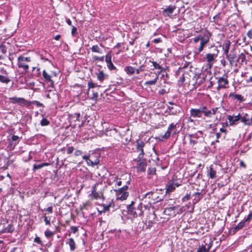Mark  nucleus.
<instances>
[{
	"mask_svg": "<svg viewBox=\"0 0 252 252\" xmlns=\"http://www.w3.org/2000/svg\"><path fill=\"white\" fill-rule=\"evenodd\" d=\"M211 36L212 34L211 32L208 30H205L192 39L193 43L195 44L197 43L199 41H200L198 48L196 49V53L199 54L203 50L205 46L209 43Z\"/></svg>",
	"mask_w": 252,
	"mask_h": 252,
	"instance_id": "1",
	"label": "nucleus"
},
{
	"mask_svg": "<svg viewBox=\"0 0 252 252\" xmlns=\"http://www.w3.org/2000/svg\"><path fill=\"white\" fill-rule=\"evenodd\" d=\"M195 74L190 69L188 68L180 67L176 72V77L178 79V82L182 85L185 82L189 83L191 77Z\"/></svg>",
	"mask_w": 252,
	"mask_h": 252,
	"instance_id": "2",
	"label": "nucleus"
},
{
	"mask_svg": "<svg viewBox=\"0 0 252 252\" xmlns=\"http://www.w3.org/2000/svg\"><path fill=\"white\" fill-rule=\"evenodd\" d=\"M88 166L94 167L99 163L100 154L95 152H93L91 154L84 155L82 157Z\"/></svg>",
	"mask_w": 252,
	"mask_h": 252,
	"instance_id": "3",
	"label": "nucleus"
},
{
	"mask_svg": "<svg viewBox=\"0 0 252 252\" xmlns=\"http://www.w3.org/2000/svg\"><path fill=\"white\" fill-rule=\"evenodd\" d=\"M134 203L135 202L132 201L131 203L127 206L128 214L134 218L138 216H140L143 214L141 205H139L138 206L135 207L134 206Z\"/></svg>",
	"mask_w": 252,
	"mask_h": 252,
	"instance_id": "4",
	"label": "nucleus"
},
{
	"mask_svg": "<svg viewBox=\"0 0 252 252\" xmlns=\"http://www.w3.org/2000/svg\"><path fill=\"white\" fill-rule=\"evenodd\" d=\"M133 161L136 162V165L133 167L136 169L137 172H145L147 166L146 159L137 157L136 159H134Z\"/></svg>",
	"mask_w": 252,
	"mask_h": 252,
	"instance_id": "5",
	"label": "nucleus"
},
{
	"mask_svg": "<svg viewBox=\"0 0 252 252\" xmlns=\"http://www.w3.org/2000/svg\"><path fill=\"white\" fill-rule=\"evenodd\" d=\"M128 186H125L119 189H115L117 200H125L128 196V192L127 191Z\"/></svg>",
	"mask_w": 252,
	"mask_h": 252,
	"instance_id": "6",
	"label": "nucleus"
},
{
	"mask_svg": "<svg viewBox=\"0 0 252 252\" xmlns=\"http://www.w3.org/2000/svg\"><path fill=\"white\" fill-rule=\"evenodd\" d=\"M217 83L218 84V86L217 87L218 90H219L220 89L227 88V85L229 84L227 74L225 73L222 76L219 77Z\"/></svg>",
	"mask_w": 252,
	"mask_h": 252,
	"instance_id": "7",
	"label": "nucleus"
},
{
	"mask_svg": "<svg viewBox=\"0 0 252 252\" xmlns=\"http://www.w3.org/2000/svg\"><path fill=\"white\" fill-rule=\"evenodd\" d=\"M146 143L141 140H138L136 142V149L137 152H139L138 157L143 158L145 153L144 152V148Z\"/></svg>",
	"mask_w": 252,
	"mask_h": 252,
	"instance_id": "8",
	"label": "nucleus"
},
{
	"mask_svg": "<svg viewBox=\"0 0 252 252\" xmlns=\"http://www.w3.org/2000/svg\"><path fill=\"white\" fill-rule=\"evenodd\" d=\"M216 53L213 54L208 53L206 55L205 59L208 63V65L211 67L213 64L215 63L216 59L218 57L219 53V50L216 48Z\"/></svg>",
	"mask_w": 252,
	"mask_h": 252,
	"instance_id": "9",
	"label": "nucleus"
},
{
	"mask_svg": "<svg viewBox=\"0 0 252 252\" xmlns=\"http://www.w3.org/2000/svg\"><path fill=\"white\" fill-rule=\"evenodd\" d=\"M189 136L190 138L189 144L192 146H194L195 144L197 143V139L203 136V132L202 131L199 130L196 133L191 134H189Z\"/></svg>",
	"mask_w": 252,
	"mask_h": 252,
	"instance_id": "10",
	"label": "nucleus"
},
{
	"mask_svg": "<svg viewBox=\"0 0 252 252\" xmlns=\"http://www.w3.org/2000/svg\"><path fill=\"white\" fill-rule=\"evenodd\" d=\"M241 121L245 125L252 126V114L243 113L242 115H241Z\"/></svg>",
	"mask_w": 252,
	"mask_h": 252,
	"instance_id": "11",
	"label": "nucleus"
},
{
	"mask_svg": "<svg viewBox=\"0 0 252 252\" xmlns=\"http://www.w3.org/2000/svg\"><path fill=\"white\" fill-rule=\"evenodd\" d=\"M177 124H174L173 123L171 124L168 127V129L164 134H160L158 136L159 140H163V139H167L171 135V131L176 127Z\"/></svg>",
	"mask_w": 252,
	"mask_h": 252,
	"instance_id": "12",
	"label": "nucleus"
},
{
	"mask_svg": "<svg viewBox=\"0 0 252 252\" xmlns=\"http://www.w3.org/2000/svg\"><path fill=\"white\" fill-rule=\"evenodd\" d=\"M203 113V106L199 108H191L190 110V116L193 118H201Z\"/></svg>",
	"mask_w": 252,
	"mask_h": 252,
	"instance_id": "13",
	"label": "nucleus"
},
{
	"mask_svg": "<svg viewBox=\"0 0 252 252\" xmlns=\"http://www.w3.org/2000/svg\"><path fill=\"white\" fill-rule=\"evenodd\" d=\"M169 103L171 105V106H168L169 114L175 115L180 112L181 109L179 105L171 102H169Z\"/></svg>",
	"mask_w": 252,
	"mask_h": 252,
	"instance_id": "14",
	"label": "nucleus"
},
{
	"mask_svg": "<svg viewBox=\"0 0 252 252\" xmlns=\"http://www.w3.org/2000/svg\"><path fill=\"white\" fill-rule=\"evenodd\" d=\"M227 119L228 120L229 125L233 126L237 124L238 122L241 120V115L239 114L238 115H228Z\"/></svg>",
	"mask_w": 252,
	"mask_h": 252,
	"instance_id": "15",
	"label": "nucleus"
},
{
	"mask_svg": "<svg viewBox=\"0 0 252 252\" xmlns=\"http://www.w3.org/2000/svg\"><path fill=\"white\" fill-rule=\"evenodd\" d=\"M176 8L175 5H169L167 8H164L162 10V14L164 16H170Z\"/></svg>",
	"mask_w": 252,
	"mask_h": 252,
	"instance_id": "16",
	"label": "nucleus"
},
{
	"mask_svg": "<svg viewBox=\"0 0 252 252\" xmlns=\"http://www.w3.org/2000/svg\"><path fill=\"white\" fill-rule=\"evenodd\" d=\"M9 100L10 102L12 103H18L20 105L23 104L27 105L28 101L24 98L13 97L9 98Z\"/></svg>",
	"mask_w": 252,
	"mask_h": 252,
	"instance_id": "17",
	"label": "nucleus"
},
{
	"mask_svg": "<svg viewBox=\"0 0 252 252\" xmlns=\"http://www.w3.org/2000/svg\"><path fill=\"white\" fill-rule=\"evenodd\" d=\"M229 97L231 98L233 100H237L239 101L240 102H243L245 101V99L244 96H243L241 94H236L233 93H230L229 94Z\"/></svg>",
	"mask_w": 252,
	"mask_h": 252,
	"instance_id": "18",
	"label": "nucleus"
},
{
	"mask_svg": "<svg viewBox=\"0 0 252 252\" xmlns=\"http://www.w3.org/2000/svg\"><path fill=\"white\" fill-rule=\"evenodd\" d=\"M177 208L176 206H170L167 207L164 210V213L168 216L175 215L174 211Z\"/></svg>",
	"mask_w": 252,
	"mask_h": 252,
	"instance_id": "19",
	"label": "nucleus"
},
{
	"mask_svg": "<svg viewBox=\"0 0 252 252\" xmlns=\"http://www.w3.org/2000/svg\"><path fill=\"white\" fill-rule=\"evenodd\" d=\"M226 59L229 61L230 64L233 65L234 63L235 60L236 59V55L234 53L230 52L225 55Z\"/></svg>",
	"mask_w": 252,
	"mask_h": 252,
	"instance_id": "20",
	"label": "nucleus"
},
{
	"mask_svg": "<svg viewBox=\"0 0 252 252\" xmlns=\"http://www.w3.org/2000/svg\"><path fill=\"white\" fill-rule=\"evenodd\" d=\"M207 175L211 179H214L217 177L216 171L213 169L212 165H210L209 167V169L207 172Z\"/></svg>",
	"mask_w": 252,
	"mask_h": 252,
	"instance_id": "21",
	"label": "nucleus"
},
{
	"mask_svg": "<svg viewBox=\"0 0 252 252\" xmlns=\"http://www.w3.org/2000/svg\"><path fill=\"white\" fill-rule=\"evenodd\" d=\"M42 76L45 81L50 82L52 85L54 84V81L51 79V75H49L45 70L43 71Z\"/></svg>",
	"mask_w": 252,
	"mask_h": 252,
	"instance_id": "22",
	"label": "nucleus"
},
{
	"mask_svg": "<svg viewBox=\"0 0 252 252\" xmlns=\"http://www.w3.org/2000/svg\"><path fill=\"white\" fill-rule=\"evenodd\" d=\"M230 44L231 43L229 40H227L225 41L222 47V49L225 55H226L229 53Z\"/></svg>",
	"mask_w": 252,
	"mask_h": 252,
	"instance_id": "23",
	"label": "nucleus"
},
{
	"mask_svg": "<svg viewBox=\"0 0 252 252\" xmlns=\"http://www.w3.org/2000/svg\"><path fill=\"white\" fill-rule=\"evenodd\" d=\"M66 244L69 245L71 251H74L76 249V244L73 238H69Z\"/></svg>",
	"mask_w": 252,
	"mask_h": 252,
	"instance_id": "24",
	"label": "nucleus"
},
{
	"mask_svg": "<svg viewBox=\"0 0 252 252\" xmlns=\"http://www.w3.org/2000/svg\"><path fill=\"white\" fill-rule=\"evenodd\" d=\"M153 76L154 77L153 80L145 82L144 83L145 86L154 85L157 83L158 79V75L155 74V75H153Z\"/></svg>",
	"mask_w": 252,
	"mask_h": 252,
	"instance_id": "25",
	"label": "nucleus"
},
{
	"mask_svg": "<svg viewBox=\"0 0 252 252\" xmlns=\"http://www.w3.org/2000/svg\"><path fill=\"white\" fill-rule=\"evenodd\" d=\"M14 230V227L12 224H9L7 227H4L1 231L2 233H12Z\"/></svg>",
	"mask_w": 252,
	"mask_h": 252,
	"instance_id": "26",
	"label": "nucleus"
},
{
	"mask_svg": "<svg viewBox=\"0 0 252 252\" xmlns=\"http://www.w3.org/2000/svg\"><path fill=\"white\" fill-rule=\"evenodd\" d=\"M203 113L206 117L210 118L212 117L213 114L212 113V111L208 110L206 106H203Z\"/></svg>",
	"mask_w": 252,
	"mask_h": 252,
	"instance_id": "27",
	"label": "nucleus"
},
{
	"mask_svg": "<svg viewBox=\"0 0 252 252\" xmlns=\"http://www.w3.org/2000/svg\"><path fill=\"white\" fill-rule=\"evenodd\" d=\"M92 52L97 53L100 54L103 53L102 49L99 47L98 45H94L92 46L91 48Z\"/></svg>",
	"mask_w": 252,
	"mask_h": 252,
	"instance_id": "28",
	"label": "nucleus"
},
{
	"mask_svg": "<svg viewBox=\"0 0 252 252\" xmlns=\"http://www.w3.org/2000/svg\"><path fill=\"white\" fill-rule=\"evenodd\" d=\"M18 66L19 68H23L27 72L29 69V65L21 61L18 60Z\"/></svg>",
	"mask_w": 252,
	"mask_h": 252,
	"instance_id": "29",
	"label": "nucleus"
},
{
	"mask_svg": "<svg viewBox=\"0 0 252 252\" xmlns=\"http://www.w3.org/2000/svg\"><path fill=\"white\" fill-rule=\"evenodd\" d=\"M125 71L127 73V74L131 75L134 74L135 72V68L131 66H127L125 69Z\"/></svg>",
	"mask_w": 252,
	"mask_h": 252,
	"instance_id": "30",
	"label": "nucleus"
},
{
	"mask_svg": "<svg viewBox=\"0 0 252 252\" xmlns=\"http://www.w3.org/2000/svg\"><path fill=\"white\" fill-rule=\"evenodd\" d=\"M102 207H103V211L104 212H108L110 210V208L112 207H114V205L113 203V200H111V202H110L108 204H103L102 205Z\"/></svg>",
	"mask_w": 252,
	"mask_h": 252,
	"instance_id": "31",
	"label": "nucleus"
},
{
	"mask_svg": "<svg viewBox=\"0 0 252 252\" xmlns=\"http://www.w3.org/2000/svg\"><path fill=\"white\" fill-rule=\"evenodd\" d=\"M10 82V79L7 76H4L0 74V82L1 83L8 84Z\"/></svg>",
	"mask_w": 252,
	"mask_h": 252,
	"instance_id": "32",
	"label": "nucleus"
},
{
	"mask_svg": "<svg viewBox=\"0 0 252 252\" xmlns=\"http://www.w3.org/2000/svg\"><path fill=\"white\" fill-rule=\"evenodd\" d=\"M192 196H194V200L195 202H194V204L196 203L200 200L202 197L201 192H196L192 194Z\"/></svg>",
	"mask_w": 252,
	"mask_h": 252,
	"instance_id": "33",
	"label": "nucleus"
},
{
	"mask_svg": "<svg viewBox=\"0 0 252 252\" xmlns=\"http://www.w3.org/2000/svg\"><path fill=\"white\" fill-rule=\"evenodd\" d=\"M49 164L47 162L42 163L39 164H34L33 166V171H35L36 170L39 169L44 166H47Z\"/></svg>",
	"mask_w": 252,
	"mask_h": 252,
	"instance_id": "34",
	"label": "nucleus"
},
{
	"mask_svg": "<svg viewBox=\"0 0 252 252\" xmlns=\"http://www.w3.org/2000/svg\"><path fill=\"white\" fill-rule=\"evenodd\" d=\"M176 188V187L174 186L172 183L170 182L166 186V192H171L175 189Z\"/></svg>",
	"mask_w": 252,
	"mask_h": 252,
	"instance_id": "35",
	"label": "nucleus"
},
{
	"mask_svg": "<svg viewBox=\"0 0 252 252\" xmlns=\"http://www.w3.org/2000/svg\"><path fill=\"white\" fill-rule=\"evenodd\" d=\"M112 57V52L111 51H110L107 53V54L105 56V62L107 63L112 62V61H111Z\"/></svg>",
	"mask_w": 252,
	"mask_h": 252,
	"instance_id": "36",
	"label": "nucleus"
},
{
	"mask_svg": "<svg viewBox=\"0 0 252 252\" xmlns=\"http://www.w3.org/2000/svg\"><path fill=\"white\" fill-rule=\"evenodd\" d=\"M149 62L152 63L153 65L154 66V69H159L161 70L160 72H158V75L162 71L163 68L159 64H158L157 62H156L155 61H150Z\"/></svg>",
	"mask_w": 252,
	"mask_h": 252,
	"instance_id": "37",
	"label": "nucleus"
},
{
	"mask_svg": "<svg viewBox=\"0 0 252 252\" xmlns=\"http://www.w3.org/2000/svg\"><path fill=\"white\" fill-rule=\"evenodd\" d=\"M92 194L94 196V197L95 199L99 198V194L96 192L95 189V185L93 187L92 190Z\"/></svg>",
	"mask_w": 252,
	"mask_h": 252,
	"instance_id": "38",
	"label": "nucleus"
},
{
	"mask_svg": "<svg viewBox=\"0 0 252 252\" xmlns=\"http://www.w3.org/2000/svg\"><path fill=\"white\" fill-rule=\"evenodd\" d=\"M105 76V75L103 72L102 71H100L97 74V78L100 82H102L104 80Z\"/></svg>",
	"mask_w": 252,
	"mask_h": 252,
	"instance_id": "39",
	"label": "nucleus"
},
{
	"mask_svg": "<svg viewBox=\"0 0 252 252\" xmlns=\"http://www.w3.org/2000/svg\"><path fill=\"white\" fill-rule=\"evenodd\" d=\"M171 183H172V184L176 187H178L181 185L182 181L180 180L173 179Z\"/></svg>",
	"mask_w": 252,
	"mask_h": 252,
	"instance_id": "40",
	"label": "nucleus"
},
{
	"mask_svg": "<svg viewBox=\"0 0 252 252\" xmlns=\"http://www.w3.org/2000/svg\"><path fill=\"white\" fill-rule=\"evenodd\" d=\"M246 222L245 220L240 222L234 228L235 230L237 231L243 228Z\"/></svg>",
	"mask_w": 252,
	"mask_h": 252,
	"instance_id": "41",
	"label": "nucleus"
},
{
	"mask_svg": "<svg viewBox=\"0 0 252 252\" xmlns=\"http://www.w3.org/2000/svg\"><path fill=\"white\" fill-rule=\"evenodd\" d=\"M32 104H35L37 106L40 107L43 106V104L38 101H28L27 102V105L30 106Z\"/></svg>",
	"mask_w": 252,
	"mask_h": 252,
	"instance_id": "42",
	"label": "nucleus"
},
{
	"mask_svg": "<svg viewBox=\"0 0 252 252\" xmlns=\"http://www.w3.org/2000/svg\"><path fill=\"white\" fill-rule=\"evenodd\" d=\"M18 60L21 61L23 62H24L25 61L27 62H31V58L30 57H25L24 56H20L18 58Z\"/></svg>",
	"mask_w": 252,
	"mask_h": 252,
	"instance_id": "43",
	"label": "nucleus"
},
{
	"mask_svg": "<svg viewBox=\"0 0 252 252\" xmlns=\"http://www.w3.org/2000/svg\"><path fill=\"white\" fill-rule=\"evenodd\" d=\"M49 124L50 122L46 118H43L40 122V125L42 126H46L49 125Z\"/></svg>",
	"mask_w": 252,
	"mask_h": 252,
	"instance_id": "44",
	"label": "nucleus"
},
{
	"mask_svg": "<svg viewBox=\"0 0 252 252\" xmlns=\"http://www.w3.org/2000/svg\"><path fill=\"white\" fill-rule=\"evenodd\" d=\"M107 66L108 68L110 70H115L116 69V66L113 64V63L112 62L107 63Z\"/></svg>",
	"mask_w": 252,
	"mask_h": 252,
	"instance_id": "45",
	"label": "nucleus"
},
{
	"mask_svg": "<svg viewBox=\"0 0 252 252\" xmlns=\"http://www.w3.org/2000/svg\"><path fill=\"white\" fill-rule=\"evenodd\" d=\"M44 234L47 238H50L54 235V232L49 230H46L44 232Z\"/></svg>",
	"mask_w": 252,
	"mask_h": 252,
	"instance_id": "46",
	"label": "nucleus"
},
{
	"mask_svg": "<svg viewBox=\"0 0 252 252\" xmlns=\"http://www.w3.org/2000/svg\"><path fill=\"white\" fill-rule=\"evenodd\" d=\"M156 169L155 167H150L148 169V174L149 175H153L156 173Z\"/></svg>",
	"mask_w": 252,
	"mask_h": 252,
	"instance_id": "47",
	"label": "nucleus"
},
{
	"mask_svg": "<svg viewBox=\"0 0 252 252\" xmlns=\"http://www.w3.org/2000/svg\"><path fill=\"white\" fill-rule=\"evenodd\" d=\"M197 252H208V250H207L205 245H202L197 250Z\"/></svg>",
	"mask_w": 252,
	"mask_h": 252,
	"instance_id": "48",
	"label": "nucleus"
},
{
	"mask_svg": "<svg viewBox=\"0 0 252 252\" xmlns=\"http://www.w3.org/2000/svg\"><path fill=\"white\" fill-rule=\"evenodd\" d=\"M238 59L241 60V63H244L246 61V56L244 53H241L238 56Z\"/></svg>",
	"mask_w": 252,
	"mask_h": 252,
	"instance_id": "49",
	"label": "nucleus"
},
{
	"mask_svg": "<svg viewBox=\"0 0 252 252\" xmlns=\"http://www.w3.org/2000/svg\"><path fill=\"white\" fill-rule=\"evenodd\" d=\"M154 193V192L153 191L148 192L144 195L143 198H148L149 199L152 198Z\"/></svg>",
	"mask_w": 252,
	"mask_h": 252,
	"instance_id": "50",
	"label": "nucleus"
},
{
	"mask_svg": "<svg viewBox=\"0 0 252 252\" xmlns=\"http://www.w3.org/2000/svg\"><path fill=\"white\" fill-rule=\"evenodd\" d=\"M19 137L17 135H13L11 137L12 140L13 141H15V145H16L19 142Z\"/></svg>",
	"mask_w": 252,
	"mask_h": 252,
	"instance_id": "51",
	"label": "nucleus"
},
{
	"mask_svg": "<svg viewBox=\"0 0 252 252\" xmlns=\"http://www.w3.org/2000/svg\"><path fill=\"white\" fill-rule=\"evenodd\" d=\"M34 242L35 243H36L38 244H40V245H42V242L41 241V240H40V238L38 237V236H36L34 239Z\"/></svg>",
	"mask_w": 252,
	"mask_h": 252,
	"instance_id": "52",
	"label": "nucleus"
},
{
	"mask_svg": "<svg viewBox=\"0 0 252 252\" xmlns=\"http://www.w3.org/2000/svg\"><path fill=\"white\" fill-rule=\"evenodd\" d=\"M88 87H89V89L90 88H94V87H96L98 86L96 84L92 82H89L88 83Z\"/></svg>",
	"mask_w": 252,
	"mask_h": 252,
	"instance_id": "53",
	"label": "nucleus"
},
{
	"mask_svg": "<svg viewBox=\"0 0 252 252\" xmlns=\"http://www.w3.org/2000/svg\"><path fill=\"white\" fill-rule=\"evenodd\" d=\"M70 230L72 233L75 234L78 231V228L76 226H72L71 227Z\"/></svg>",
	"mask_w": 252,
	"mask_h": 252,
	"instance_id": "54",
	"label": "nucleus"
},
{
	"mask_svg": "<svg viewBox=\"0 0 252 252\" xmlns=\"http://www.w3.org/2000/svg\"><path fill=\"white\" fill-rule=\"evenodd\" d=\"M190 194H187L185 196H184L182 198L183 201H186L190 199Z\"/></svg>",
	"mask_w": 252,
	"mask_h": 252,
	"instance_id": "55",
	"label": "nucleus"
},
{
	"mask_svg": "<svg viewBox=\"0 0 252 252\" xmlns=\"http://www.w3.org/2000/svg\"><path fill=\"white\" fill-rule=\"evenodd\" d=\"M74 150V148L72 146L69 147L67 149V154H70L73 152Z\"/></svg>",
	"mask_w": 252,
	"mask_h": 252,
	"instance_id": "56",
	"label": "nucleus"
},
{
	"mask_svg": "<svg viewBox=\"0 0 252 252\" xmlns=\"http://www.w3.org/2000/svg\"><path fill=\"white\" fill-rule=\"evenodd\" d=\"M77 31V28L74 26H72V30H71V34L72 36H75V33Z\"/></svg>",
	"mask_w": 252,
	"mask_h": 252,
	"instance_id": "57",
	"label": "nucleus"
},
{
	"mask_svg": "<svg viewBox=\"0 0 252 252\" xmlns=\"http://www.w3.org/2000/svg\"><path fill=\"white\" fill-rule=\"evenodd\" d=\"M144 70L143 66H140L138 69L136 70V72L137 74H139L141 71Z\"/></svg>",
	"mask_w": 252,
	"mask_h": 252,
	"instance_id": "58",
	"label": "nucleus"
},
{
	"mask_svg": "<svg viewBox=\"0 0 252 252\" xmlns=\"http://www.w3.org/2000/svg\"><path fill=\"white\" fill-rule=\"evenodd\" d=\"M82 154V152L81 150H76L75 153L74 155L75 156H79Z\"/></svg>",
	"mask_w": 252,
	"mask_h": 252,
	"instance_id": "59",
	"label": "nucleus"
},
{
	"mask_svg": "<svg viewBox=\"0 0 252 252\" xmlns=\"http://www.w3.org/2000/svg\"><path fill=\"white\" fill-rule=\"evenodd\" d=\"M247 36L250 39L252 38V29L249 30L247 32Z\"/></svg>",
	"mask_w": 252,
	"mask_h": 252,
	"instance_id": "60",
	"label": "nucleus"
},
{
	"mask_svg": "<svg viewBox=\"0 0 252 252\" xmlns=\"http://www.w3.org/2000/svg\"><path fill=\"white\" fill-rule=\"evenodd\" d=\"M218 107H216V108H213L212 110H211L212 111V113L213 114V115H214L216 114L217 111H218Z\"/></svg>",
	"mask_w": 252,
	"mask_h": 252,
	"instance_id": "61",
	"label": "nucleus"
},
{
	"mask_svg": "<svg viewBox=\"0 0 252 252\" xmlns=\"http://www.w3.org/2000/svg\"><path fill=\"white\" fill-rule=\"evenodd\" d=\"M161 39L160 38H155L154 39L153 42L155 43H158L161 42Z\"/></svg>",
	"mask_w": 252,
	"mask_h": 252,
	"instance_id": "62",
	"label": "nucleus"
},
{
	"mask_svg": "<svg viewBox=\"0 0 252 252\" xmlns=\"http://www.w3.org/2000/svg\"><path fill=\"white\" fill-rule=\"evenodd\" d=\"M46 211L47 212H48L49 213H52L53 212V208H52V207L50 206V207H48L46 209Z\"/></svg>",
	"mask_w": 252,
	"mask_h": 252,
	"instance_id": "63",
	"label": "nucleus"
},
{
	"mask_svg": "<svg viewBox=\"0 0 252 252\" xmlns=\"http://www.w3.org/2000/svg\"><path fill=\"white\" fill-rule=\"evenodd\" d=\"M252 218V212L248 215V218L245 220V221H246V222L249 221Z\"/></svg>",
	"mask_w": 252,
	"mask_h": 252,
	"instance_id": "64",
	"label": "nucleus"
}]
</instances>
